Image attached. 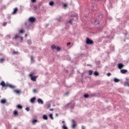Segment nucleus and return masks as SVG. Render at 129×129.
Here are the masks:
<instances>
[{
    "instance_id": "nucleus-47",
    "label": "nucleus",
    "mask_w": 129,
    "mask_h": 129,
    "mask_svg": "<svg viewBox=\"0 0 129 129\" xmlns=\"http://www.w3.org/2000/svg\"><path fill=\"white\" fill-rule=\"evenodd\" d=\"M96 22H97V20H95V23Z\"/></svg>"
},
{
    "instance_id": "nucleus-35",
    "label": "nucleus",
    "mask_w": 129,
    "mask_h": 129,
    "mask_svg": "<svg viewBox=\"0 0 129 129\" xmlns=\"http://www.w3.org/2000/svg\"><path fill=\"white\" fill-rule=\"evenodd\" d=\"M67 46H70L71 45V42H69L67 44Z\"/></svg>"
},
{
    "instance_id": "nucleus-20",
    "label": "nucleus",
    "mask_w": 129,
    "mask_h": 129,
    "mask_svg": "<svg viewBox=\"0 0 129 129\" xmlns=\"http://www.w3.org/2000/svg\"><path fill=\"white\" fill-rule=\"evenodd\" d=\"M84 97H85V98H87L89 97V95H88V94H85V95H84Z\"/></svg>"
},
{
    "instance_id": "nucleus-5",
    "label": "nucleus",
    "mask_w": 129,
    "mask_h": 129,
    "mask_svg": "<svg viewBox=\"0 0 129 129\" xmlns=\"http://www.w3.org/2000/svg\"><path fill=\"white\" fill-rule=\"evenodd\" d=\"M35 21H36V18H35L34 17H30L29 19V21L30 23H34V22H35Z\"/></svg>"
},
{
    "instance_id": "nucleus-9",
    "label": "nucleus",
    "mask_w": 129,
    "mask_h": 129,
    "mask_svg": "<svg viewBox=\"0 0 129 129\" xmlns=\"http://www.w3.org/2000/svg\"><path fill=\"white\" fill-rule=\"evenodd\" d=\"M1 103H2V104H5V103H7V100L2 99L1 100Z\"/></svg>"
},
{
    "instance_id": "nucleus-27",
    "label": "nucleus",
    "mask_w": 129,
    "mask_h": 129,
    "mask_svg": "<svg viewBox=\"0 0 129 129\" xmlns=\"http://www.w3.org/2000/svg\"><path fill=\"white\" fill-rule=\"evenodd\" d=\"M4 61H5V58H1L0 59L1 63H3V62H4Z\"/></svg>"
},
{
    "instance_id": "nucleus-33",
    "label": "nucleus",
    "mask_w": 129,
    "mask_h": 129,
    "mask_svg": "<svg viewBox=\"0 0 129 129\" xmlns=\"http://www.w3.org/2000/svg\"><path fill=\"white\" fill-rule=\"evenodd\" d=\"M31 61H34V57L33 56H31Z\"/></svg>"
},
{
    "instance_id": "nucleus-40",
    "label": "nucleus",
    "mask_w": 129,
    "mask_h": 129,
    "mask_svg": "<svg viewBox=\"0 0 129 129\" xmlns=\"http://www.w3.org/2000/svg\"><path fill=\"white\" fill-rule=\"evenodd\" d=\"M20 38L21 41H23V40H24V39L23 38V37H20Z\"/></svg>"
},
{
    "instance_id": "nucleus-11",
    "label": "nucleus",
    "mask_w": 129,
    "mask_h": 129,
    "mask_svg": "<svg viewBox=\"0 0 129 129\" xmlns=\"http://www.w3.org/2000/svg\"><path fill=\"white\" fill-rule=\"evenodd\" d=\"M17 12H18V8H15L13 11V12L12 13V14L13 15H15L16 14H17Z\"/></svg>"
},
{
    "instance_id": "nucleus-37",
    "label": "nucleus",
    "mask_w": 129,
    "mask_h": 129,
    "mask_svg": "<svg viewBox=\"0 0 129 129\" xmlns=\"http://www.w3.org/2000/svg\"><path fill=\"white\" fill-rule=\"evenodd\" d=\"M37 0H31L32 3H36Z\"/></svg>"
},
{
    "instance_id": "nucleus-14",
    "label": "nucleus",
    "mask_w": 129,
    "mask_h": 129,
    "mask_svg": "<svg viewBox=\"0 0 129 129\" xmlns=\"http://www.w3.org/2000/svg\"><path fill=\"white\" fill-rule=\"evenodd\" d=\"M14 92H16L17 94H20L21 93V91L20 90H14Z\"/></svg>"
},
{
    "instance_id": "nucleus-43",
    "label": "nucleus",
    "mask_w": 129,
    "mask_h": 129,
    "mask_svg": "<svg viewBox=\"0 0 129 129\" xmlns=\"http://www.w3.org/2000/svg\"><path fill=\"white\" fill-rule=\"evenodd\" d=\"M66 95H68L69 94V92H67V93H66Z\"/></svg>"
},
{
    "instance_id": "nucleus-24",
    "label": "nucleus",
    "mask_w": 129,
    "mask_h": 129,
    "mask_svg": "<svg viewBox=\"0 0 129 129\" xmlns=\"http://www.w3.org/2000/svg\"><path fill=\"white\" fill-rule=\"evenodd\" d=\"M57 51H60L61 50V48H60L59 47L57 46L55 48Z\"/></svg>"
},
{
    "instance_id": "nucleus-4",
    "label": "nucleus",
    "mask_w": 129,
    "mask_h": 129,
    "mask_svg": "<svg viewBox=\"0 0 129 129\" xmlns=\"http://www.w3.org/2000/svg\"><path fill=\"white\" fill-rule=\"evenodd\" d=\"M72 122L73 123V125H72L73 128H75V127H76V125H77V124H76V122H75V120H74V119H73L72 120Z\"/></svg>"
},
{
    "instance_id": "nucleus-6",
    "label": "nucleus",
    "mask_w": 129,
    "mask_h": 129,
    "mask_svg": "<svg viewBox=\"0 0 129 129\" xmlns=\"http://www.w3.org/2000/svg\"><path fill=\"white\" fill-rule=\"evenodd\" d=\"M123 67H124V64H123L122 63L118 64V68L119 69H122V68H123Z\"/></svg>"
},
{
    "instance_id": "nucleus-36",
    "label": "nucleus",
    "mask_w": 129,
    "mask_h": 129,
    "mask_svg": "<svg viewBox=\"0 0 129 129\" xmlns=\"http://www.w3.org/2000/svg\"><path fill=\"white\" fill-rule=\"evenodd\" d=\"M107 75L108 76H110V75H111V74L110 73H108L107 74Z\"/></svg>"
},
{
    "instance_id": "nucleus-29",
    "label": "nucleus",
    "mask_w": 129,
    "mask_h": 129,
    "mask_svg": "<svg viewBox=\"0 0 129 129\" xmlns=\"http://www.w3.org/2000/svg\"><path fill=\"white\" fill-rule=\"evenodd\" d=\"M25 32V30H24V29H21L20 31V33L21 34H23V33H24Z\"/></svg>"
},
{
    "instance_id": "nucleus-46",
    "label": "nucleus",
    "mask_w": 129,
    "mask_h": 129,
    "mask_svg": "<svg viewBox=\"0 0 129 129\" xmlns=\"http://www.w3.org/2000/svg\"><path fill=\"white\" fill-rule=\"evenodd\" d=\"M33 91H34V92H36V90H34Z\"/></svg>"
},
{
    "instance_id": "nucleus-26",
    "label": "nucleus",
    "mask_w": 129,
    "mask_h": 129,
    "mask_svg": "<svg viewBox=\"0 0 129 129\" xmlns=\"http://www.w3.org/2000/svg\"><path fill=\"white\" fill-rule=\"evenodd\" d=\"M47 109H49V108H50V107H51V104H48L47 105Z\"/></svg>"
},
{
    "instance_id": "nucleus-2",
    "label": "nucleus",
    "mask_w": 129,
    "mask_h": 129,
    "mask_svg": "<svg viewBox=\"0 0 129 129\" xmlns=\"http://www.w3.org/2000/svg\"><path fill=\"white\" fill-rule=\"evenodd\" d=\"M33 75H34L33 74H30L29 75L30 77H31V80L32 81H36L37 80V77H38V76L33 77Z\"/></svg>"
},
{
    "instance_id": "nucleus-23",
    "label": "nucleus",
    "mask_w": 129,
    "mask_h": 129,
    "mask_svg": "<svg viewBox=\"0 0 129 129\" xmlns=\"http://www.w3.org/2000/svg\"><path fill=\"white\" fill-rule=\"evenodd\" d=\"M49 117L51 118L52 119H54V118L53 117V114H49Z\"/></svg>"
},
{
    "instance_id": "nucleus-22",
    "label": "nucleus",
    "mask_w": 129,
    "mask_h": 129,
    "mask_svg": "<svg viewBox=\"0 0 129 129\" xmlns=\"http://www.w3.org/2000/svg\"><path fill=\"white\" fill-rule=\"evenodd\" d=\"M21 36H20V35H16L15 36V39H18V38H20Z\"/></svg>"
},
{
    "instance_id": "nucleus-10",
    "label": "nucleus",
    "mask_w": 129,
    "mask_h": 129,
    "mask_svg": "<svg viewBox=\"0 0 129 129\" xmlns=\"http://www.w3.org/2000/svg\"><path fill=\"white\" fill-rule=\"evenodd\" d=\"M35 100H36V97H33L31 99L30 101L32 103H34Z\"/></svg>"
},
{
    "instance_id": "nucleus-44",
    "label": "nucleus",
    "mask_w": 129,
    "mask_h": 129,
    "mask_svg": "<svg viewBox=\"0 0 129 129\" xmlns=\"http://www.w3.org/2000/svg\"><path fill=\"white\" fill-rule=\"evenodd\" d=\"M25 37H26V38H27V37H28V34H25Z\"/></svg>"
},
{
    "instance_id": "nucleus-8",
    "label": "nucleus",
    "mask_w": 129,
    "mask_h": 129,
    "mask_svg": "<svg viewBox=\"0 0 129 129\" xmlns=\"http://www.w3.org/2000/svg\"><path fill=\"white\" fill-rule=\"evenodd\" d=\"M120 72L122 74H125L126 72H127V70H121Z\"/></svg>"
},
{
    "instance_id": "nucleus-1",
    "label": "nucleus",
    "mask_w": 129,
    "mask_h": 129,
    "mask_svg": "<svg viewBox=\"0 0 129 129\" xmlns=\"http://www.w3.org/2000/svg\"><path fill=\"white\" fill-rule=\"evenodd\" d=\"M1 85L2 86V87H11V88H13V86L11 85H6V83H5L4 81H2L1 83Z\"/></svg>"
},
{
    "instance_id": "nucleus-21",
    "label": "nucleus",
    "mask_w": 129,
    "mask_h": 129,
    "mask_svg": "<svg viewBox=\"0 0 129 129\" xmlns=\"http://www.w3.org/2000/svg\"><path fill=\"white\" fill-rule=\"evenodd\" d=\"M17 107L18 108H20V109H22V108H23V106L20 104H19L18 106H17Z\"/></svg>"
},
{
    "instance_id": "nucleus-48",
    "label": "nucleus",
    "mask_w": 129,
    "mask_h": 129,
    "mask_svg": "<svg viewBox=\"0 0 129 129\" xmlns=\"http://www.w3.org/2000/svg\"><path fill=\"white\" fill-rule=\"evenodd\" d=\"M0 98H1V96H0Z\"/></svg>"
},
{
    "instance_id": "nucleus-28",
    "label": "nucleus",
    "mask_w": 129,
    "mask_h": 129,
    "mask_svg": "<svg viewBox=\"0 0 129 129\" xmlns=\"http://www.w3.org/2000/svg\"><path fill=\"white\" fill-rule=\"evenodd\" d=\"M92 73H93V71H92V70L89 71V75H91Z\"/></svg>"
},
{
    "instance_id": "nucleus-32",
    "label": "nucleus",
    "mask_w": 129,
    "mask_h": 129,
    "mask_svg": "<svg viewBox=\"0 0 129 129\" xmlns=\"http://www.w3.org/2000/svg\"><path fill=\"white\" fill-rule=\"evenodd\" d=\"M13 53L14 54V55H16V54H18V51H14Z\"/></svg>"
},
{
    "instance_id": "nucleus-16",
    "label": "nucleus",
    "mask_w": 129,
    "mask_h": 129,
    "mask_svg": "<svg viewBox=\"0 0 129 129\" xmlns=\"http://www.w3.org/2000/svg\"><path fill=\"white\" fill-rule=\"evenodd\" d=\"M36 122H38V120H37V119H34V120L32 121V123H33V124H35V123H36Z\"/></svg>"
},
{
    "instance_id": "nucleus-41",
    "label": "nucleus",
    "mask_w": 129,
    "mask_h": 129,
    "mask_svg": "<svg viewBox=\"0 0 129 129\" xmlns=\"http://www.w3.org/2000/svg\"><path fill=\"white\" fill-rule=\"evenodd\" d=\"M82 129H85V126H82Z\"/></svg>"
},
{
    "instance_id": "nucleus-15",
    "label": "nucleus",
    "mask_w": 129,
    "mask_h": 129,
    "mask_svg": "<svg viewBox=\"0 0 129 129\" xmlns=\"http://www.w3.org/2000/svg\"><path fill=\"white\" fill-rule=\"evenodd\" d=\"M114 82H115V83H117V82H119L120 81H119V79L115 78V79H114Z\"/></svg>"
},
{
    "instance_id": "nucleus-3",
    "label": "nucleus",
    "mask_w": 129,
    "mask_h": 129,
    "mask_svg": "<svg viewBox=\"0 0 129 129\" xmlns=\"http://www.w3.org/2000/svg\"><path fill=\"white\" fill-rule=\"evenodd\" d=\"M93 40L89 39V38H87L86 40V44H88V45H92L93 44Z\"/></svg>"
},
{
    "instance_id": "nucleus-7",
    "label": "nucleus",
    "mask_w": 129,
    "mask_h": 129,
    "mask_svg": "<svg viewBox=\"0 0 129 129\" xmlns=\"http://www.w3.org/2000/svg\"><path fill=\"white\" fill-rule=\"evenodd\" d=\"M37 102L40 103V104H44V101L41 99H38Z\"/></svg>"
},
{
    "instance_id": "nucleus-18",
    "label": "nucleus",
    "mask_w": 129,
    "mask_h": 129,
    "mask_svg": "<svg viewBox=\"0 0 129 129\" xmlns=\"http://www.w3.org/2000/svg\"><path fill=\"white\" fill-rule=\"evenodd\" d=\"M62 129H68V127H67V126H66V125H65V124H64L62 126Z\"/></svg>"
},
{
    "instance_id": "nucleus-31",
    "label": "nucleus",
    "mask_w": 129,
    "mask_h": 129,
    "mask_svg": "<svg viewBox=\"0 0 129 129\" xmlns=\"http://www.w3.org/2000/svg\"><path fill=\"white\" fill-rule=\"evenodd\" d=\"M26 110L27 111H29L30 110V108L29 107H27L25 108Z\"/></svg>"
},
{
    "instance_id": "nucleus-39",
    "label": "nucleus",
    "mask_w": 129,
    "mask_h": 129,
    "mask_svg": "<svg viewBox=\"0 0 129 129\" xmlns=\"http://www.w3.org/2000/svg\"><path fill=\"white\" fill-rule=\"evenodd\" d=\"M49 110H50V111H53L54 110V109H52V108H50V109H49Z\"/></svg>"
},
{
    "instance_id": "nucleus-30",
    "label": "nucleus",
    "mask_w": 129,
    "mask_h": 129,
    "mask_svg": "<svg viewBox=\"0 0 129 129\" xmlns=\"http://www.w3.org/2000/svg\"><path fill=\"white\" fill-rule=\"evenodd\" d=\"M56 47L55 45H51V49H56Z\"/></svg>"
},
{
    "instance_id": "nucleus-42",
    "label": "nucleus",
    "mask_w": 129,
    "mask_h": 129,
    "mask_svg": "<svg viewBox=\"0 0 129 129\" xmlns=\"http://www.w3.org/2000/svg\"><path fill=\"white\" fill-rule=\"evenodd\" d=\"M3 26H7V23H5L3 24Z\"/></svg>"
},
{
    "instance_id": "nucleus-13",
    "label": "nucleus",
    "mask_w": 129,
    "mask_h": 129,
    "mask_svg": "<svg viewBox=\"0 0 129 129\" xmlns=\"http://www.w3.org/2000/svg\"><path fill=\"white\" fill-rule=\"evenodd\" d=\"M94 75H95V76H98V75H99V73H98V72H95L94 73Z\"/></svg>"
},
{
    "instance_id": "nucleus-25",
    "label": "nucleus",
    "mask_w": 129,
    "mask_h": 129,
    "mask_svg": "<svg viewBox=\"0 0 129 129\" xmlns=\"http://www.w3.org/2000/svg\"><path fill=\"white\" fill-rule=\"evenodd\" d=\"M125 86H128V87H129V82H126L125 83Z\"/></svg>"
},
{
    "instance_id": "nucleus-19",
    "label": "nucleus",
    "mask_w": 129,
    "mask_h": 129,
    "mask_svg": "<svg viewBox=\"0 0 129 129\" xmlns=\"http://www.w3.org/2000/svg\"><path fill=\"white\" fill-rule=\"evenodd\" d=\"M54 5V2L51 1L49 2V5L51 6V7H52V6Z\"/></svg>"
},
{
    "instance_id": "nucleus-34",
    "label": "nucleus",
    "mask_w": 129,
    "mask_h": 129,
    "mask_svg": "<svg viewBox=\"0 0 129 129\" xmlns=\"http://www.w3.org/2000/svg\"><path fill=\"white\" fill-rule=\"evenodd\" d=\"M63 7H64V8H67V7H68L67 4H64Z\"/></svg>"
},
{
    "instance_id": "nucleus-17",
    "label": "nucleus",
    "mask_w": 129,
    "mask_h": 129,
    "mask_svg": "<svg viewBox=\"0 0 129 129\" xmlns=\"http://www.w3.org/2000/svg\"><path fill=\"white\" fill-rule=\"evenodd\" d=\"M14 115H18V110H15L14 112Z\"/></svg>"
},
{
    "instance_id": "nucleus-38",
    "label": "nucleus",
    "mask_w": 129,
    "mask_h": 129,
    "mask_svg": "<svg viewBox=\"0 0 129 129\" xmlns=\"http://www.w3.org/2000/svg\"><path fill=\"white\" fill-rule=\"evenodd\" d=\"M69 23L70 24H72V20H70V21H69Z\"/></svg>"
},
{
    "instance_id": "nucleus-45",
    "label": "nucleus",
    "mask_w": 129,
    "mask_h": 129,
    "mask_svg": "<svg viewBox=\"0 0 129 129\" xmlns=\"http://www.w3.org/2000/svg\"><path fill=\"white\" fill-rule=\"evenodd\" d=\"M62 123H65V121H62Z\"/></svg>"
},
{
    "instance_id": "nucleus-12",
    "label": "nucleus",
    "mask_w": 129,
    "mask_h": 129,
    "mask_svg": "<svg viewBox=\"0 0 129 129\" xmlns=\"http://www.w3.org/2000/svg\"><path fill=\"white\" fill-rule=\"evenodd\" d=\"M43 119L47 120V119H48V116L46 115H43Z\"/></svg>"
}]
</instances>
